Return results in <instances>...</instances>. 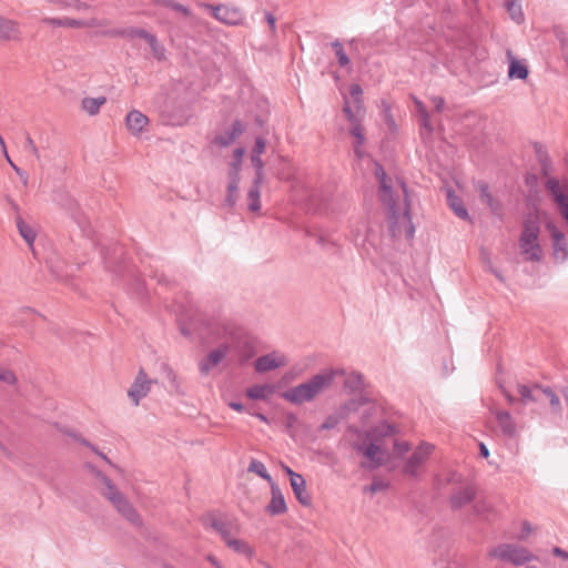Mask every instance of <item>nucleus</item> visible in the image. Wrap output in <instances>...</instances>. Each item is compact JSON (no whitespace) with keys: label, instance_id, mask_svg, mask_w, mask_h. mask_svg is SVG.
Returning a JSON list of instances; mask_svg holds the SVG:
<instances>
[{"label":"nucleus","instance_id":"39","mask_svg":"<svg viewBox=\"0 0 568 568\" xmlns=\"http://www.w3.org/2000/svg\"><path fill=\"white\" fill-rule=\"evenodd\" d=\"M146 42L150 44L154 58H156L159 61L165 59V48L158 41L154 34L149 37Z\"/></svg>","mask_w":568,"mask_h":568},{"label":"nucleus","instance_id":"33","mask_svg":"<svg viewBox=\"0 0 568 568\" xmlns=\"http://www.w3.org/2000/svg\"><path fill=\"white\" fill-rule=\"evenodd\" d=\"M416 110L419 116V123L423 132L430 134L433 132V126L430 124L429 114L426 110V106L418 99L414 100Z\"/></svg>","mask_w":568,"mask_h":568},{"label":"nucleus","instance_id":"2","mask_svg":"<svg viewBox=\"0 0 568 568\" xmlns=\"http://www.w3.org/2000/svg\"><path fill=\"white\" fill-rule=\"evenodd\" d=\"M541 220L538 210L524 215L521 231L518 237L519 254L524 261L539 263L544 258V251L539 236Z\"/></svg>","mask_w":568,"mask_h":568},{"label":"nucleus","instance_id":"49","mask_svg":"<svg viewBox=\"0 0 568 568\" xmlns=\"http://www.w3.org/2000/svg\"><path fill=\"white\" fill-rule=\"evenodd\" d=\"M24 149L30 152L32 155H34L38 160H40V153L39 150L32 140V138L28 134L26 138Z\"/></svg>","mask_w":568,"mask_h":568},{"label":"nucleus","instance_id":"13","mask_svg":"<svg viewBox=\"0 0 568 568\" xmlns=\"http://www.w3.org/2000/svg\"><path fill=\"white\" fill-rule=\"evenodd\" d=\"M357 450L364 457L371 460V464L368 465L371 469H375L385 465L389 457L386 450L374 443H371L366 446H358Z\"/></svg>","mask_w":568,"mask_h":568},{"label":"nucleus","instance_id":"30","mask_svg":"<svg viewBox=\"0 0 568 568\" xmlns=\"http://www.w3.org/2000/svg\"><path fill=\"white\" fill-rule=\"evenodd\" d=\"M225 544L233 551L243 555L246 558H252L254 555L253 548L245 540L231 537Z\"/></svg>","mask_w":568,"mask_h":568},{"label":"nucleus","instance_id":"35","mask_svg":"<svg viewBox=\"0 0 568 568\" xmlns=\"http://www.w3.org/2000/svg\"><path fill=\"white\" fill-rule=\"evenodd\" d=\"M274 388L271 385H254L246 390L247 397L251 399H265L273 394Z\"/></svg>","mask_w":568,"mask_h":568},{"label":"nucleus","instance_id":"25","mask_svg":"<svg viewBox=\"0 0 568 568\" xmlns=\"http://www.w3.org/2000/svg\"><path fill=\"white\" fill-rule=\"evenodd\" d=\"M507 57L510 60L508 75L509 78L525 80L528 77V69L525 64L519 62L513 57L510 50L507 51Z\"/></svg>","mask_w":568,"mask_h":568},{"label":"nucleus","instance_id":"62","mask_svg":"<svg viewBox=\"0 0 568 568\" xmlns=\"http://www.w3.org/2000/svg\"><path fill=\"white\" fill-rule=\"evenodd\" d=\"M552 554L557 557H561L562 559H568V551L561 549L560 547H554Z\"/></svg>","mask_w":568,"mask_h":568},{"label":"nucleus","instance_id":"44","mask_svg":"<svg viewBox=\"0 0 568 568\" xmlns=\"http://www.w3.org/2000/svg\"><path fill=\"white\" fill-rule=\"evenodd\" d=\"M388 488V483L374 478L369 486L364 487V493L376 494Z\"/></svg>","mask_w":568,"mask_h":568},{"label":"nucleus","instance_id":"64","mask_svg":"<svg viewBox=\"0 0 568 568\" xmlns=\"http://www.w3.org/2000/svg\"><path fill=\"white\" fill-rule=\"evenodd\" d=\"M207 561H210L215 568H224L221 562L213 555H209L206 557Z\"/></svg>","mask_w":568,"mask_h":568},{"label":"nucleus","instance_id":"56","mask_svg":"<svg viewBox=\"0 0 568 568\" xmlns=\"http://www.w3.org/2000/svg\"><path fill=\"white\" fill-rule=\"evenodd\" d=\"M265 20L270 26L272 33L276 32V18L271 12H265Z\"/></svg>","mask_w":568,"mask_h":568},{"label":"nucleus","instance_id":"43","mask_svg":"<svg viewBox=\"0 0 568 568\" xmlns=\"http://www.w3.org/2000/svg\"><path fill=\"white\" fill-rule=\"evenodd\" d=\"M120 34L128 37V38H142L145 41H148L149 37L152 36V33L148 32L144 29H140V28H131V29L120 32Z\"/></svg>","mask_w":568,"mask_h":568},{"label":"nucleus","instance_id":"28","mask_svg":"<svg viewBox=\"0 0 568 568\" xmlns=\"http://www.w3.org/2000/svg\"><path fill=\"white\" fill-rule=\"evenodd\" d=\"M240 184V174L239 168H235V171H230V183L227 186V197L226 202L230 206H233L236 203V193L239 191Z\"/></svg>","mask_w":568,"mask_h":568},{"label":"nucleus","instance_id":"55","mask_svg":"<svg viewBox=\"0 0 568 568\" xmlns=\"http://www.w3.org/2000/svg\"><path fill=\"white\" fill-rule=\"evenodd\" d=\"M243 155H244V149L237 148L234 150L235 162L232 164L231 171H235L236 166L240 169Z\"/></svg>","mask_w":568,"mask_h":568},{"label":"nucleus","instance_id":"41","mask_svg":"<svg viewBox=\"0 0 568 568\" xmlns=\"http://www.w3.org/2000/svg\"><path fill=\"white\" fill-rule=\"evenodd\" d=\"M156 3L166 8H171L172 10L178 11L185 17L191 16V11L189 10V8L173 0H156Z\"/></svg>","mask_w":568,"mask_h":568},{"label":"nucleus","instance_id":"32","mask_svg":"<svg viewBox=\"0 0 568 568\" xmlns=\"http://www.w3.org/2000/svg\"><path fill=\"white\" fill-rule=\"evenodd\" d=\"M517 390H518V394L520 395L521 402L524 404H527L529 402L537 403L540 399V397H539L540 389H536L535 384L532 386H527V385L520 384V385H518Z\"/></svg>","mask_w":568,"mask_h":568},{"label":"nucleus","instance_id":"59","mask_svg":"<svg viewBox=\"0 0 568 568\" xmlns=\"http://www.w3.org/2000/svg\"><path fill=\"white\" fill-rule=\"evenodd\" d=\"M531 530H532L531 525L528 521H524L521 534L518 538L520 540H524L530 534Z\"/></svg>","mask_w":568,"mask_h":568},{"label":"nucleus","instance_id":"34","mask_svg":"<svg viewBox=\"0 0 568 568\" xmlns=\"http://www.w3.org/2000/svg\"><path fill=\"white\" fill-rule=\"evenodd\" d=\"M16 224H17L20 235L31 246L37 236V233L33 230V227L28 225L20 215L17 216Z\"/></svg>","mask_w":568,"mask_h":568},{"label":"nucleus","instance_id":"27","mask_svg":"<svg viewBox=\"0 0 568 568\" xmlns=\"http://www.w3.org/2000/svg\"><path fill=\"white\" fill-rule=\"evenodd\" d=\"M536 389H540V394H544L550 404V408L552 414L560 416L562 412L561 403L557 394L550 387H544L539 384H535Z\"/></svg>","mask_w":568,"mask_h":568},{"label":"nucleus","instance_id":"54","mask_svg":"<svg viewBox=\"0 0 568 568\" xmlns=\"http://www.w3.org/2000/svg\"><path fill=\"white\" fill-rule=\"evenodd\" d=\"M338 424V419L335 416H328L325 422L321 425L322 430L334 428Z\"/></svg>","mask_w":568,"mask_h":568},{"label":"nucleus","instance_id":"1","mask_svg":"<svg viewBox=\"0 0 568 568\" xmlns=\"http://www.w3.org/2000/svg\"><path fill=\"white\" fill-rule=\"evenodd\" d=\"M375 174L379 182V200L388 213L389 230L394 237L405 236L412 240L415 226L409 214V202L406 185L388 178L382 168L376 164Z\"/></svg>","mask_w":568,"mask_h":568},{"label":"nucleus","instance_id":"15","mask_svg":"<svg viewBox=\"0 0 568 568\" xmlns=\"http://www.w3.org/2000/svg\"><path fill=\"white\" fill-rule=\"evenodd\" d=\"M286 364V357L273 352L258 357L255 362V369L258 373L268 372Z\"/></svg>","mask_w":568,"mask_h":568},{"label":"nucleus","instance_id":"45","mask_svg":"<svg viewBox=\"0 0 568 568\" xmlns=\"http://www.w3.org/2000/svg\"><path fill=\"white\" fill-rule=\"evenodd\" d=\"M251 161H252L253 166L255 168L254 181H256V183H262L264 163H263L261 156H257V155H251Z\"/></svg>","mask_w":568,"mask_h":568},{"label":"nucleus","instance_id":"63","mask_svg":"<svg viewBox=\"0 0 568 568\" xmlns=\"http://www.w3.org/2000/svg\"><path fill=\"white\" fill-rule=\"evenodd\" d=\"M11 168L14 170V172L23 180L24 183L28 181V175L26 172H23L20 168H18L14 163H11Z\"/></svg>","mask_w":568,"mask_h":568},{"label":"nucleus","instance_id":"19","mask_svg":"<svg viewBox=\"0 0 568 568\" xmlns=\"http://www.w3.org/2000/svg\"><path fill=\"white\" fill-rule=\"evenodd\" d=\"M271 493H272V499L266 508L267 511L271 515L284 514L286 511L287 507L285 504L284 496L275 483L271 484Z\"/></svg>","mask_w":568,"mask_h":568},{"label":"nucleus","instance_id":"6","mask_svg":"<svg viewBox=\"0 0 568 568\" xmlns=\"http://www.w3.org/2000/svg\"><path fill=\"white\" fill-rule=\"evenodd\" d=\"M197 7L210 11L215 20L226 26H240L244 20V13L239 7L205 2H197Z\"/></svg>","mask_w":568,"mask_h":568},{"label":"nucleus","instance_id":"58","mask_svg":"<svg viewBox=\"0 0 568 568\" xmlns=\"http://www.w3.org/2000/svg\"><path fill=\"white\" fill-rule=\"evenodd\" d=\"M430 101H432V103H433L434 108H435L438 112L443 111L444 105H445V101H444V99H443V98H440V97H433V98L430 99Z\"/></svg>","mask_w":568,"mask_h":568},{"label":"nucleus","instance_id":"18","mask_svg":"<svg viewBox=\"0 0 568 568\" xmlns=\"http://www.w3.org/2000/svg\"><path fill=\"white\" fill-rule=\"evenodd\" d=\"M244 131V125L241 121L236 120L232 123L230 130L215 138V143L220 146H229L233 143Z\"/></svg>","mask_w":568,"mask_h":568},{"label":"nucleus","instance_id":"38","mask_svg":"<svg viewBox=\"0 0 568 568\" xmlns=\"http://www.w3.org/2000/svg\"><path fill=\"white\" fill-rule=\"evenodd\" d=\"M332 47L335 51L338 64L342 68L348 67L351 69V60L344 51L343 44L338 40H335L332 42Z\"/></svg>","mask_w":568,"mask_h":568},{"label":"nucleus","instance_id":"10","mask_svg":"<svg viewBox=\"0 0 568 568\" xmlns=\"http://www.w3.org/2000/svg\"><path fill=\"white\" fill-rule=\"evenodd\" d=\"M434 564L437 568H455L457 567V562L452 560L453 557L457 554V547L450 541V538L443 537L434 546Z\"/></svg>","mask_w":568,"mask_h":568},{"label":"nucleus","instance_id":"20","mask_svg":"<svg viewBox=\"0 0 568 568\" xmlns=\"http://www.w3.org/2000/svg\"><path fill=\"white\" fill-rule=\"evenodd\" d=\"M496 420L504 436L513 438L517 433L516 423L506 410L496 412Z\"/></svg>","mask_w":568,"mask_h":568},{"label":"nucleus","instance_id":"4","mask_svg":"<svg viewBox=\"0 0 568 568\" xmlns=\"http://www.w3.org/2000/svg\"><path fill=\"white\" fill-rule=\"evenodd\" d=\"M90 468L104 486L102 488V495L114 506L118 513L132 525L138 527L142 526L141 516L125 496L115 487L112 480L94 467L90 466Z\"/></svg>","mask_w":568,"mask_h":568},{"label":"nucleus","instance_id":"26","mask_svg":"<svg viewBox=\"0 0 568 568\" xmlns=\"http://www.w3.org/2000/svg\"><path fill=\"white\" fill-rule=\"evenodd\" d=\"M363 121H357L355 123H349L351 129L349 133L352 136L356 139V145L354 146L355 154L361 158L364 155V151L362 150V145L365 142V134H364V128L362 125Z\"/></svg>","mask_w":568,"mask_h":568},{"label":"nucleus","instance_id":"24","mask_svg":"<svg viewBox=\"0 0 568 568\" xmlns=\"http://www.w3.org/2000/svg\"><path fill=\"white\" fill-rule=\"evenodd\" d=\"M210 527L219 532L225 542L232 537L233 529L237 530L232 521L217 517L211 518Z\"/></svg>","mask_w":568,"mask_h":568},{"label":"nucleus","instance_id":"5","mask_svg":"<svg viewBox=\"0 0 568 568\" xmlns=\"http://www.w3.org/2000/svg\"><path fill=\"white\" fill-rule=\"evenodd\" d=\"M464 122H466L464 126L469 131L467 133L464 132V136L467 135V143L475 149L486 145L488 139L486 133L488 126L487 119L475 113H464Z\"/></svg>","mask_w":568,"mask_h":568},{"label":"nucleus","instance_id":"31","mask_svg":"<svg viewBox=\"0 0 568 568\" xmlns=\"http://www.w3.org/2000/svg\"><path fill=\"white\" fill-rule=\"evenodd\" d=\"M261 185L262 183H256V181H253V184L247 193V205L248 210L252 212H258L261 210Z\"/></svg>","mask_w":568,"mask_h":568},{"label":"nucleus","instance_id":"60","mask_svg":"<svg viewBox=\"0 0 568 568\" xmlns=\"http://www.w3.org/2000/svg\"><path fill=\"white\" fill-rule=\"evenodd\" d=\"M0 146H1V151H2L4 159L11 165V163H13V162H12L11 158L9 156V153L7 151V145H6V142L3 139H0Z\"/></svg>","mask_w":568,"mask_h":568},{"label":"nucleus","instance_id":"7","mask_svg":"<svg viewBox=\"0 0 568 568\" xmlns=\"http://www.w3.org/2000/svg\"><path fill=\"white\" fill-rule=\"evenodd\" d=\"M434 449L435 446L433 444L422 442L406 459L402 473L408 477H417L424 465L430 458Z\"/></svg>","mask_w":568,"mask_h":568},{"label":"nucleus","instance_id":"14","mask_svg":"<svg viewBox=\"0 0 568 568\" xmlns=\"http://www.w3.org/2000/svg\"><path fill=\"white\" fill-rule=\"evenodd\" d=\"M229 351L230 346L227 344H222L216 349L211 351L209 355L199 364L201 374L209 375V373L222 362Z\"/></svg>","mask_w":568,"mask_h":568},{"label":"nucleus","instance_id":"17","mask_svg":"<svg viewBox=\"0 0 568 568\" xmlns=\"http://www.w3.org/2000/svg\"><path fill=\"white\" fill-rule=\"evenodd\" d=\"M477 191L479 192L481 202L488 206L490 212L494 215L501 217L503 216L501 203L491 195V193L488 190V184L485 182H478Z\"/></svg>","mask_w":568,"mask_h":568},{"label":"nucleus","instance_id":"46","mask_svg":"<svg viewBox=\"0 0 568 568\" xmlns=\"http://www.w3.org/2000/svg\"><path fill=\"white\" fill-rule=\"evenodd\" d=\"M0 382L13 385L17 383V376L11 369L0 368Z\"/></svg>","mask_w":568,"mask_h":568},{"label":"nucleus","instance_id":"36","mask_svg":"<svg viewBox=\"0 0 568 568\" xmlns=\"http://www.w3.org/2000/svg\"><path fill=\"white\" fill-rule=\"evenodd\" d=\"M505 7L511 20H514L516 23H521L524 21V13L519 0H506Z\"/></svg>","mask_w":568,"mask_h":568},{"label":"nucleus","instance_id":"48","mask_svg":"<svg viewBox=\"0 0 568 568\" xmlns=\"http://www.w3.org/2000/svg\"><path fill=\"white\" fill-rule=\"evenodd\" d=\"M540 168H541V174L544 176H548L552 170V164L547 154L539 156Z\"/></svg>","mask_w":568,"mask_h":568},{"label":"nucleus","instance_id":"22","mask_svg":"<svg viewBox=\"0 0 568 568\" xmlns=\"http://www.w3.org/2000/svg\"><path fill=\"white\" fill-rule=\"evenodd\" d=\"M148 122L149 119L138 110L129 112L125 118L126 126L133 134L141 133Z\"/></svg>","mask_w":568,"mask_h":568},{"label":"nucleus","instance_id":"3","mask_svg":"<svg viewBox=\"0 0 568 568\" xmlns=\"http://www.w3.org/2000/svg\"><path fill=\"white\" fill-rule=\"evenodd\" d=\"M342 374H344V372L341 369L322 371L308 381L285 390L282 396L284 399L295 405L312 402L332 385L337 375Z\"/></svg>","mask_w":568,"mask_h":568},{"label":"nucleus","instance_id":"47","mask_svg":"<svg viewBox=\"0 0 568 568\" xmlns=\"http://www.w3.org/2000/svg\"><path fill=\"white\" fill-rule=\"evenodd\" d=\"M554 33L557 40L560 42L561 49L566 50L568 48V33L560 27H555Z\"/></svg>","mask_w":568,"mask_h":568},{"label":"nucleus","instance_id":"53","mask_svg":"<svg viewBox=\"0 0 568 568\" xmlns=\"http://www.w3.org/2000/svg\"><path fill=\"white\" fill-rule=\"evenodd\" d=\"M349 93L353 97V103L354 104H357V101H362V93H363V90L361 88L359 84H352L351 88H349Z\"/></svg>","mask_w":568,"mask_h":568},{"label":"nucleus","instance_id":"51","mask_svg":"<svg viewBox=\"0 0 568 568\" xmlns=\"http://www.w3.org/2000/svg\"><path fill=\"white\" fill-rule=\"evenodd\" d=\"M161 369H162L164 376L175 386L176 385V374L173 371V368L170 367L168 364L163 363L161 365Z\"/></svg>","mask_w":568,"mask_h":568},{"label":"nucleus","instance_id":"9","mask_svg":"<svg viewBox=\"0 0 568 568\" xmlns=\"http://www.w3.org/2000/svg\"><path fill=\"white\" fill-rule=\"evenodd\" d=\"M546 230L550 235L554 260L559 263L566 262L568 260L566 234L552 221L546 223Z\"/></svg>","mask_w":568,"mask_h":568},{"label":"nucleus","instance_id":"8","mask_svg":"<svg viewBox=\"0 0 568 568\" xmlns=\"http://www.w3.org/2000/svg\"><path fill=\"white\" fill-rule=\"evenodd\" d=\"M489 556L504 561H509L515 566H521L534 559V555L525 547L511 544H501L497 546L489 552Z\"/></svg>","mask_w":568,"mask_h":568},{"label":"nucleus","instance_id":"42","mask_svg":"<svg viewBox=\"0 0 568 568\" xmlns=\"http://www.w3.org/2000/svg\"><path fill=\"white\" fill-rule=\"evenodd\" d=\"M64 24H65V27H69V28H92V27L99 26L95 19H91V20L87 21V20H75V19H70V18H65Z\"/></svg>","mask_w":568,"mask_h":568},{"label":"nucleus","instance_id":"12","mask_svg":"<svg viewBox=\"0 0 568 568\" xmlns=\"http://www.w3.org/2000/svg\"><path fill=\"white\" fill-rule=\"evenodd\" d=\"M440 191L444 193L448 206L458 217H462V185L457 180L444 181Z\"/></svg>","mask_w":568,"mask_h":568},{"label":"nucleus","instance_id":"37","mask_svg":"<svg viewBox=\"0 0 568 568\" xmlns=\"http://www.w3.org/2000/svg\"><path fill=\"white\" fill-rule=\"evenodd\" d=\"M247 470L258 475L261 478L267 480L270 484L274 483L272 477L266 470L264 464L257 459H252L248 464Z\"/></svg>","mask_w":568,"mask_h":568},{"label":"nucleus","instance_id":"29","mask_svg":"<svg viewBox=\"0 0 568 568\" xmlns=\"http://www.w3.org/2000/svg\"><path fill=\"white\" fill-rule=\"evenodd\" d=\"M105 97L84 98L81 102V108L89 115H97L100 112V108L105 104Z\"/></svg>","mask_w":568,"mask_h":568},{"label":"nucleus","instance_id":"57","mask_svg":"<svg viewBox=\"0 0 568 568\" xmlns=\"http://www.w3.org/2000/svg\"><path fill=\"white\" fill-rule=\"evenodd\" d=\"M464 505L470 503L475 498V490L471 487H464Z\"/></svg>","mask_w":568,"mask_h":568},{"label":"nucleus","instance_id":"50","mask_svg":"<svg viewBox=\"0 0 568 568\" xmlns=\"http://www.w3.org/2000/svg\"><path fill=\"white\" fill-rule=\"evenodd\" d=\"M265 146H266L265 140L261 136L256 138L254 148L252 151V155L261 156L265 151Z\"/></svg>","mask_w":568,"mask_h":568},{"label":"nucleus","instance_id":"21","mask_svg":"<svg viewBox=\"0 0 568 568\" xmlns=\"http://www.w3.org/2000/svg\"><path fill=\"white\" fill-rule=\"evenodd\" d=\"M296 499L304 506L311 505V496L306 489V481L302 475L294 476L290 480Z\"/></svg>","mask_w":568,"mask_h":568},{"label":"nucleus","instance_id":"61","mask_svg":"<svg viewBox=\"0 0 568 568\" xmlns=\"http://www.w3.org/2000/svg\"><path fill=\"white\" fill-rule=\"evenodd\" d=\"M44 21L48 22L49 24H52L55 27H65V24H64L65 18L64 19L50 18V19H45Z\"/></svg>","mask_w":568,"mask_h":568},{"label":"nucleus","instance_id":"40","mask_svg":"<svg viewBox=\"0 0 568 568\" xmlns=\"http://www.w3.org/2000/svg\"><path fill=\"white\" fill-rule=\"evenodd\" d=\"M363 385V375L357 372L351 373L345 379V387L352 390H357L362 388Z\"/></svg>","mask_w":568,"mask_h":568},{"label":"nucleus","instance_id":"16","mask_svg":"<svg viewBox=\"0 0 568 568\" xmlns=\"http://www.w3.org/2000/svg\"><path fill=\"white\" fill-rule=\"evenodd\" d=\"M21 38L19 23L14 20L0 16V40L17 41Z\"/></svg>","mask_w":568,"mask_h":568},{"label":"nucleus","instance_id":"52","mask_svg":"<svg viewBox=\"0 0 568 568\" xmlns=\"http://www.w3.org/2000/svg\"><path fill=\"white\" fill-rule=\"evenodd\" d=\"M394 450L398 456H402L409 450V444L405 440H403V442L396 440L394 443Z\"/></svg>","mask_w":568,"mask_h":568},{"label":"nucleus","instance_id":"23","mask_svg":"<svg viewBox=\"0 0 568 568\" xmlns=\"http://www.w3.org/2000/svg\"><path fill=\"white\" fill-rule=\"evenodd\" d=\"M343 112L349 123L363 121V119L365 116V109L363 105V101H357V104L353 103V106H352L348 99L345 98Z\"/></svg>","mask_w":568,"mask_h":568},{"label":"nucleus","instance_id":"11","mask_svg":"<svg viewBox=\"0 0 568 568\" xmlns=\"http://www.w3.org/2000/svg\"><path fill=\"white\" fill-rule=\"evenodd\" d=\"M155 383L156 381L149 378L144 369L141 368L128 390V396L132 399L133 404L138 406L140 400L149 394L151 386Z\"/></svg>","mask_w":568,"mask_h":568}]
</instances>
